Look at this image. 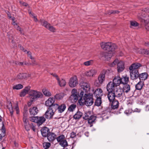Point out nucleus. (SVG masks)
<instances>
[{
	"label": "nucleus",
	"instance_id": "62",
	"mask_svg": "<svg viewBox=\"0 0 149 149\" xmlns=\"http://www.w3.org/2000/svg\"><path fill=\"white\" fill-rule=\"evenodd\" d=\"M143 96L145 97H149V91L145 92L143 94Z\"/></svg>",
	"mask_w": 149,
	"mask_h": 149
},
{
	"label": "nucleus",
	"instance_id": "9",
	"mask_svg": "<svg viewBox=\"0 0 149 149\" xmlns=\"http://www.w3.org/2000/svg\"><path fill=\"white\" fill-rule=\"evenodd\" d=\"M40 131L42 136L44 137H46L50 132L49 129L46 126L43 127Z\"/></svg>",
	"mask_w": 149,
	"mask_h": 149
},
{
	"label": "nucleus",
	"instance_id": "8",
	"mask_svg": "<svg viewBox=\"0 0 149 149\" xmlns=\"http://www.w3.org/2000/svg\"><path fill=\"white\" fill-rule=\"evenodd\" d=\"M130 79L132 80H135L138 78L139 75V70H137L130 71Z\"/></svg>",
	"mask_w": 149,
	"mask_h": 149
},
{
	"label": "nucleus",
	"instance_id": "58",
	"mask_svg": "<svg viewBox=\"0 0 149 149\" xmlns=\"http://www.w3.org/2000/svg\"><path fill=\"white\" fill-rule=\"evenodd\" d=\"M28 107L26 104H25L24 106L23 112L28 113Z\"/></svg>",
	"mask_w": 149,
	"mask_h": 149
},
{
	"label": "nucleus",
	"instance_id": "28",
	"mask_svg": "<svg viewBox=\"0 0 149 149\" xmlns=\"http://www.w3.org/2000/svg\"><path fill=\"white\" fill-rule=\"evenodd\" d=\"M144 85V82L140 81L135 85L136 90H141L143 88V86Z\"/></svg>",
	"mask_w": 149,
	"mask_h": 149
},
{
	"label": "nucleus",
	"instance_id": "40",
	"mask_svg": "<svg viewBox=\"0 0 149 149\" xmlns=\"http://www.w3.org/2000/svg\"><path fill=\"white\" fill-rule=\"evenodd\" d=\"M113 109H112L111 107H107L106 109L104 111H102V114L104 115L105 114L107 113H110L111 112V111Z\"/></svg>",
	"mask_w": 149,
	"mask_h": 149
},
{
	"label": "nucleus",
	"instance_id": "48",
	"mask_svg": "<svg viewBox=\"0 0 149 149\" xmlns=\"http://www.w3.org/2000/svg\"><path fill=\"white\" fill-rule=\"evenodd\" d=\"M91 114V112L88 111L87 112L85 113V116L84 117H83V118L85 120H88V119L89 118V117H90V115Z\"/></svg>",
	"mask_w": 149,
	"mask_h": 149
},
{
	"label": "nucleus",
	"instance_id": "13",
	"mask_svg": "<svg viewBox=\"0 0 149 149\" xmlns=\"http://www.w3.org/2000/svg\"><path fill=\"white\" fill-rule=\"evenodd\" d=\"M31 87L29 86H26L21 91L19 94V95L21 97H24L26 94L29 93V91L30 90Z\"/></svg>",
	"mask_w": 149,
	"mask_h": 149
},
{
	"label": "nucleus",
	"instance_id": "35",
	"mask_svg": "<svg viewBox=\"0 0 149 149\" xmlns=\"http://www.w3.org/2000/svg\"><path fill=\"white\" fill-rule=\"evenodd\" d=\"M96 99L95 102V105L98 107H99L101 105L102 102V97H97Z\"/></svg>",
	"mask_w": 149,
	"mask_h": 149
},
{
	"label": "nucleus",
	"instance_id": "10",
	"mask_svg": "<svg viewBox=\"0 0 149 149\" xmlns=\"http://www.w3.org/2000/svg\"><path fill=\"white\" fill-rule=\"evenodd\" d=\"M122 78H120L119 76H115L113 79V82L116 86H119L120 84H123V81H122Z\"/></svg>",
	"mask_w": 149,
	"mask_h": 149
},
{
	"label": "nucleus",
	"instance_id": "6",
	"mask_svg": "<svg viewBox=\"0 0 149 149\" xmlns=\"http://www.w3.org/2000/svg\"><path fill=\"white\" fill-rule=\"evenodd\" d=\"M72 94L70 97V99L71 100H74V102L76 101L78 98L79 92L75 88L73 89L71 91Z\"/></svg>",
	"mask_w": 149,
	"mask_h": 149
},
{
	"label": "nucleus",
	"instance_id": "32",
	"mask_svg": "<svg viewBox=\"0 0 149 149\" xmlns=\"http://www.w3.org/2000/svg\"><path fill=\"white\" fill-rule=\"evenodd\" d=\"M109 49H108V51H110L112 53H113V52L115 49L117 48V46L116 45L113 43H112L110 42V45H109Z\"/></svg>",
	"mask_w": 149,
	"mask_h": 149
},
{
	"label": "nucleus",
	"instance_id": "42",
	"mask_svg": "<svg viewBox=\"0 0 149 149\" xmlns=\"http://www.w3.org/2000/svg\"><path fill=\"white\" fill-rule=\"evenodd\" d=\"M77 105L74 104L70 105L68 109V110L71 112H73L76 107Z\"/></svg>",
	"mask_w": 149,
	"mask_h": 149
},
{
	"label": "nucleus",
	"instance_id": "25",
	"mask_svg": "<svg viewBox=\"0 0 149 149\" xmlns=\"http://www.w3.org/2000/svg\"><path fill=\"white\" fill-rule=\"evenodd\" d=\"M55 102L54 99L53 98L49 97L48 100L45 102V105L48 107L53 104Z\"/></svg>",
	"mask_w": 149,
	"mask_h": 149
},
{
	"label": "nucleus",
	"instance_id": "63",
	"mask_svg": "<svg viewBox=\"0 0 149 149\" xmlns=\"http://www.w3.org/2000/svg\"><path fill=\"white\" fill-rule=\"evenodd\" d=\"M80 91H81L78 97H80V98H82V97H83L84 94V92L82 90H80Z\"/></svg>",
	"mask_w": 149,
	"mask_h": 149
},
{
	"label": "nucleus",
	"instance_id": "47",
	"mask_svg": "<svg viewBox=\"0 0 149 149\" xmlns=\"http://www.w3.org/2000/svg\"><path fill=\"white\" fill-rule=\"evenodd\" d=\"M31 116L29 118V120L32 122L35 123H37V119H38V117L37 116Z\"/></svg>",
	"mask_w": 149,
	"mask_h": 149
},
{
	"label": "nucleus",
	"instance_id": "53",
	"mask_svg": "<svg viewBox=\"0 0 149 149\" xmlns=\"http://www.w3.org/2000/svg\"><path fill=\"white\" fill-rule=\"evenodd\" d=\"M93 94L92 93H89L87 94L85 93L83 99L88 98L91 97L93 98Z\"/></svg>",
	"mask_w": 149,
	"mask_h": 149
},
{
	"label": "nucleus",
	"instance_id": "39",
	"mask_svg": "<svg viewBox=\"0 0 149 149\" xmlns=\"http://www.w3.org/2000/svg\"><path fill=\"white\" fill-rule=\"evenodd\" d=\"M57 81L60 87H64L65 86L66 81L64 79H62L61 80H60V79L59 78L58 80Z\"/></svg>",
	"mask_w": 149,
	"mask_h": 149
},
{
	"label": "nucleus",
	"instance_id": "27",
	"mask_svg": "<svg viewBox=\"0 0 149 149\" xmlns=\"http://www.w3.org/2000/svg\"><path fill=\"white\" fill-rule=\"evenodd\" d=\"M96 119V116L94 115H91L90 116L88 120V123L91 125L90 127H91L93 126L92 124L94 122Z\"/></svg>",
	"mask_w": 149,
	"mask_h": 149
},
{
	"label": "nucleus",
	"instance_id": "54",
	"mask_svg": "<svg viewBox=\"0 0 149 149\" xmlns=\"http://www.w3.org/2000/svg\"><path fill=\"white\" fill-rule=\"evenodd\" d=\"M7 107L9 110L13 109L12 104L10 102L8 103V104L7 105Z\"/></svg>",
	"mask_w": 149,
	"mask_h": 149
},
{
	"label": "nucleus",
	"instance_id": "43",
	"mask_svg": "<svg viewBox=\"0 0 149 149\" xmlns=\"http://www.w3.org/2000/svg\"><path fill=\"white\" fill-rule=\"evenodd\" d=\"M112 85L111 86V88H109V91H107L108 93L110 92V91L114 92L115 91V87H116V85L113 82H112Z\"/></svg>",
	"mask_w": 149,
	"mask_h": 149
},
{
	"label": "nucleus",
	"instance_id": "51",
	"mask_svg": "<svg viewBox=\"0 0 149 149\" xmlns=\"http://www.w3.org/2000/svg\"><path fill=\"white\" fill-rule=\"evenodd\" d=\"M43 148L45 149H47L49 148L51 146L50 143L48 142L44 143L43 144Z\"/></svg>",
	"mask_w": 149,
	"mask_h": 149
},
{
	"label": "nucleus",
	"instance_id": "17",
	"mask_svg": "<svg viewBox=\"0 0 149 149\" xmlns=\"http://www.w3.org/2000/svg\"><path fill=\"white\" fill-rule=\"evenodd\" d=\"M56 136L54 132H50L46 137L49 141L52 142L55 139Z\"/></svg>",
	"mask_w": 149,
	"mask_h": 149
},
{
	"label": "nucleus",
	"instance_id": "1",
	"mask_svg": "<svg viewBox=\"0 0 149 149\" xmlns=\"http://www.w3.org/2000/svg\"><path fill=\"white\" fill-rule=\"evenodd\" d=\"M29 95L28 97L30 99L35 100L36 99L41 98L43 96V95L41 92L33 90H31L29 91Z\"/></svg>",
	"mask_w": 149,
	"mask_h": 149
},
{
	"label": "nucleus",
	"instance_id": "34",
	"mask_svg": "<svg viewBox=\"0 0 149 149\" xmlns=\"http://www.w3.org/2000/svg\"><path fill=\"white\" fill-rule=\"evenodd\" d=\"M124 92L123 90H121L120 89L119 90L118 89L116 91H115V94L116 98H119L122 96L123 93Z\"/></svg>",
	"mask_w": 149,
	"mask_h": 149
},
{
	"label": "nucleus",
	"instance_id": "46",
	"mask_svg": "<svg viewBox=\"0 0 149 149\" xmlns=\"http://www.w3.org/2000/svg\"><path fill=\"white\" fill-rule=\"evenodd\" d=\"M121 78H122V79H123L124 81L123 82V84H122L128 83L129 81V77L127 75H126L125 76H122Z\"/></svg>",
	"mask_w": 149,
	"mask_h": 149
},
{
	"label": "nucleus",
	"instance_id": "49",
	"mask_svg": "<svg viewBox=\"0 0 149 149\" xmlns=\"http://www.w3.org/2000/svg\"><path fill=\"white\" fill-rule=\"evenodd\" d=\"M141 53L142 54L149 55V50L144 49H141Z\"/></svg>",
	"mask_w": 149,
	"mask_h": 149
},
{
	"label": "nucleus",
	"instance_id": "59",
	"mask_svg": "<svg viewBox=\"0 0 149 149\" xmlns=\"http://www.w3.org/2000/svg\"><path fill=\"white\" fill-rule=\"evenodd\" d=\"M112 82H109L107 86V91H109V88H111V86L112 85Z\"/></svg>",
	"mask_w": 149,
	"mask_h": 149
},
{
	"label": "nucleus",
	"instance_id": "60",
	"mask_svg": "<svg viewBox=\"0 0 149 149\" xmlns=\"http://www.w3.org/2000/svg\"><path fill=\"white\" fill-rule=\"evenodd\" d=\"M50 111L47 109V110L45 112V118L47 119H49V115H48V114L49 113V112Z\"/></svg>",
	"mask_w": 149,
	"mask_h": 149
},
{
	"label": "nucleus",
	"instance_id": "15",
	"mask_svg": "<svg viewBox=\"0 0 149 149\" xmlns=\"http://www.w3.org/2000/svg\"><path fill=\"white\" fill-rule=\"evenodd\" d=\"M29 74L25 73H19L17 75L16 79L17 80L25 79L27 77H29Z\"/></svg>",
	"mask_w": 149,
	"mask_h": 149
},
{
	"label": "nucleus",
	"instance_id": "57",
	"mask_svg": "<svg viewBox=\"0 0 149 149\" xmlns=\"http://www.w3.org/2000/svg\"><path fill=\"white\" fill-rule=\"evenodd\" d=\"M51 111L49 112L48 114L50 115V116L49 117V119H52L53 118V116L54 114V112L52 110H50Z\"/></svg>",
	"mask_w": 149,
	"mask_h": 149
},
{
	"label": "nucleus",
	"instance_id": "37",
	"mask_svg": "<svg viewBox=\"0 0 149 149\" xmlns=\"http://www.w3.org/2000/svg\"><path fill=\"white\" fill-rule=\"evenodd\" d=\"M146 14V13L142 12L141 13H139L138 15V18L141 22Z\"/></svg>",
	"mask_w": 149,
	"mask_h": 149
},
{
	"label": "nucleus",
	"instance_id": "18",
	"mask_svg": "<svg viewBox=\"0 0 149 149\" xmlns=\"http://www.w3.org/2000/svg\"><path fill=\"white\" fill-rule=\"evenodd\" d=\"M58 111L59 113H61L63 112L66 108L65 104L63 103L60 104H58Z\"/></svg>",
	"mask_w": 149,
	"mask_h": 149
},
{
	"label": "nucleus",
	"instance_id": "24",
	"mask_svg": "<svg viewBox=\"0 0 149 149\" xmlns=\"http://www.w3.org/2000/svg\"><path fill=\"white\" fill-rule=\"evenodd\" d=\"M109 45H110V42H103L100 44L102 48L104 50L108 51V49H109V46H110Z\"/></svg>",
	"mask_w": 149,
	"mask_h": 149
},
{
	"label": "nucleus",
	"instance_id": "20",
	"mask_svg": "<svg viewBox=\"0 0 149 149\" xmlns=\"http://www.w3.org/2000/svg\"><path fill=\"white\" fill-rule=\"evenodd\" d=\"M80 85L81 88L83 89L84 91H85L86 92L87 90L86 88V89L88 88L89 89H90V85L88 83L84 82L83 81H80Z\"/></svg>",
	"mask_w": 149,
	"mask_h": 149
},
{
	"label": "nucleus",
	"instance_id": "50",
	"mask_svg": "<svg viewBox=\"0 0 149 149\" xmlns=\"http://www.w3.org/2000/svg\"><path fill=\"white\" fill-rule=\"evenodd\" d=\"M83 100L82 99V98H80L78 102L80 106H83L84 105H86V103L85 102V100H84V102L82 101Z\"/></svg>",
	"mask_w": 149,
	"mask_h": 149
},
{
	"label": "nucleus",
	"instance_id": "45",
	"mask_svg": "<svg viewBox=\"0 0 149 149\" xmlns=\"http://www.w3.org/2000/svg\"><path fill=\"white\" fill-rule=\"evenodd\" d=\"M23 88V85L21 84H18L13 86V89L19 90Z\"/></svg>",
	"mask_w": 149,
	"mask_h": 149
},
{
	"label": "nucleus",
	"instance_id": "61",
	"mask_svg": "<svg viewBox=\"0 0 149 149\" xmlns=\"http://www.w3.org/2000/svg\"><path fill=\"white\" fill-rule=\"evenodd\" d=\"M34 100L30 99V100L27 103V105L29 107H30L32 104V102Z\"/></svg>",
	"mask_w": 149,
	"mask_h": 149
},
{
	"label": "nucleus",
	"instance_id": "33",
	"mask_svg": "<svg viewBox=\"0 0 149 149\" xmlns=\"http://www.w3.org/2000/svg\"><path fill=\"white\" fill-rule=\"evenodd\" d=\"M96 73V70L94 69H92L89 71L87 72L86 74L87 76H93Z\"/></svg>",
	"mask_w": 149,
	"mask_h": 149
},
{
	"label": "nucleus",
	"instance_id": "23",
	"mask_svg": "<svg viewBox=\"0 0 149 149\" xmlns=\"http://www.w3.org/2000/svg\"><path fill=\"white\" fill-rule=\"evenodd\" d=\"M96 97H101L103 94V92L102 90L100 88H97L93 92Z\"/></svg>",
	"mask_w": 149,
	"mask_h": 149
},
{
	"label": "nucleus",
	"instance_id": "21",
	"mask_svg": "<svg viewBox=\"0 0 149 149\" xmlns=\"http://www.w3.org/2000/svg\"><path fill=\"white\" fill-rule=\"evenodd\" d=\"M38 119H37V123L38 126H40L46 121L45 118H44V116L40 117L37 116Z\"/></svg>",
	"mask_w": 149,
	"mask_h": 149
},
{
	"label": "nucleus",
	"instance_id": "44",
	"mask_svg": "<svg viewBox=\"0 0 149 149\" xmlns=\"http://www.w3.org/2000/svg\"><path fill=\"white\" fill-rule=\"evenodd\" d=\"M119 60L117 58L114 61L111 63H109V66L110 67H112L114 66L115 65L117 64L118 65V63H119Z\"/></svg>",
	"mask_w": 149,
	"mask_h": 149
},
{
	"label": "nucleus",
	"instance_id": "38",
	"mask_svg": "<svg viewBox=\"0 0 149 149\" xmlns=\"http://www.w3.org/2000/svg\"><path fill=\"white\" fill-rule=\"evenodd\" d=\"M64 96V94L63 93H61L56 94L54 97L55 98L58 100L62 99Z\"/></svg>",
	"mask_w": 149,
	"mask_h": 149
},
{
	"label": "nucleus",
	"instance_id": "30",
	"mask_svg": "<svg viewBox=\"0 0 149 149\" xmlns=\"http://www.w3.org/2000/svg\"><path fill=\"white\" fill-rule=\"evenodd\" d=\"M58 104H54V103L53 104H52L51 106L49 107H48V109L50 111V110L52 111H54V110L55 111L57 109L58 110Z\"/></svg>",
	"mask_w": 149,
	"mask_h": 149
},
{
	"label": "nucleus",
	"instance_id": "5",
	"mask_svg": "<svg viewBox=\"0 0 149 149\" xmlns=\"http://www.w3.org/2000/svg\"><path fill=\"white\" fill-rule=\"evenodd\" d=\"M40 22L42 26L48 29L51 31L52 32L55 31V28L52 26H51L50 24L47 22L42 19L40 20Z\"/></svg>",
	"mask_w": 149,
	"mask_h": 149
},
{
	"label": "nucleus",
	"instance_id": "2",
	"mask_svg": "<svg viewBox=\"0 0 149 149\" xmlns=\"http://www.w3.org/2000/svg\"><path fill=\"white\" fill-rule=\"evenodd\" d=\"M113 53H112L110 51L109 52H101L99 54V56L100 58L104 60L108 61L113 56Z\"/></svg>",
	"mask_w": 149,
	"mask_h": 149
},
{
	"label": "nucleus",
	"instance_id": "55",
	"mask_svg": "<svg viewBox=\"0 0 149 149\" xmlns=\"http://www.w3.org/2000/svg\"><path fill=\"white\" fill-rule=\"evenodd\" d=\"M31 124H29L28 123V125H25V130L27 131L30 130V127Z\"/></svg>",
	"mask_w": 149,
	"mask_h": 149
},
{
	"label": "nucleus",
	"instance_id": "29",
	"mask_svg": "<svg viewBox=\"0 0 149 149\" xmlns=\"http://www.w3.org/2000/svg\"><path fill=\"white\" fill-rule=\"evenodd\" d=\"M123 84V91L124 93H127L130 90V86L127 84Z\"/></svg>",
	"mask_w": 149,
	"mask_h": 149
},
{
	"label": "nucleus",
	"instance_id": "31",
	"mask_svg": "<svg viewBox=\"0 0 149 149\" xmlns=\"http://www.w3.org/2000/svg\"><path fill=\"white\" fill-rule=\"evenodd\" d=\"M83 113L78 110L76 113L73 116V118L75 120L79 119L82 116Z\"/></svg>",
	"mask_w": 149,
	"mask_h": 149
},
{
	"label": "nucleus",
	"instance_id": "64",
	"mask_svg": "<svg viewBox=\"0 0 149 149\" xmlns=\"http://www.w3.org/2000/svg\"><path fill=\"white\" fill-rule=\"evenodd\" d=\"M76 136V133L74 132H72L71 133L70 137L71 138H73Z\"/></svg>",
	"mask_w": 149,
	"mask_h": 149
},
{
	"label": "nucleus",
	"instance_id": "36",
	"mask_svg": "<svg viewBox=\"0 0 149 149\" xmlns=\"http://www.w3.org/2000/svg\"><path fill=\"white\" fill-rule=\"evenodd\" d=\"M141 23L143 24L148 23H149V15L146 14Z\"/></svg>",
	"mask_w": 149,
	"mask_h": 149
},
{
	"label": "nucleus",
	"instance_id": "12",
	"mask_svg": "<svg viewBox=\"0 0 149 149\" xmlns=\"http://www.w3.org/2000/svg\"><path fill=\"white\" fill-rule=\"evenodd\" d=\"M30 115L31 116H35L37 115L39 111L37 107H33L29 109Z\"/></svg>",
	"mask_w": 149,
	"mask_h": 149
},
{
	"label": "nucleus",
	"instance_id": "22",
	"mask_svg": "<svg viewBox=\"0 0 149 149\" xmlns=\"http://www.w3.org/2000/svg\"><path fill=\"white\" fill-rule=\"evenodd\" d=\"M148 76V74L147 72H145L139 73L138 78L140 80V81H144L147 79Z\"/></svg>",
	"mask_w": 149,
	"mask_h": 149
},
{
	"label": "nucleus",
	"instance_id": "52",
	"mask_svg": "<svg viewBox=\"0 0 149 149\" xmlns=\"http://www.w3.org/2000/svg\"><path fill=\"white\" fill-rule=\"evenodd\" d=\"M130 26L136 27L139 25V24L136 21H130Z\"/></svg>",
	"mask_w": 149,
	"mask_h": 149
},
{
	"label": "nucleus",
	"instance_id": "3",
	"mask_svg": "<svg viewBox=\"0 0 149 149\" xmlns=\"http://www.w3.org/2000/svg\"><path fill=\"white\" fill-rule=\"evenodd\" d=\"M65 138V136L63 134L60 135L56 138L57 141L59 142V144L64 148L68 146V142Z\"/></svg>",
	"mask_w": 149,
	"mask_h": 149
},
{
	"label": "nucleus",
	"instance_id": "19",
	"mask_svg": "<svg viewBox=\"0 0 149 149\" xmlns=\"http://www.w3.org/2000/svg\"><path fill=\"white\" fill-rule=\"evenodd\" d=\"M111 102V107L112 109H115L118 108L119 105V102L116 99L112 101Z\"/></svg>",
	"mask_w": 149,
	"mask_h": 149
},
{
	"label": "nucleus",
	"instance_id": "14",
	"mask_svg": "<svg viewBox=\"0 0 149 149\" xmlns=\"http://www.w3.org/2000/svg\"><path fill=\"white\" fill-rule=\"evenodd\" d=\"M107 97L110 102L116 99V96L115 94V91H110V92L108 93Z\"/></svg>",
	"mask_w": 149,
	"mask_h": 149
},
{
	"label": "nucleus",
	"instance_id": "11",
	"mask_svg": "<svg viewBox=\"0 0 149 149\" xmlns=\"http://www.w3.org/2000/svg\"><path fill=\"white\" fill-rule=\"evenodd\" d=\"M141 64L139 63H135L132 64L129 67V69L130 70H138V69L139 67L142 66Z\"/></svg>",
	"mask_w": 149,
	"mask_h": 149
},
{
	"label": "nucleus",
	"instance_id": "4",
	"mask_svg": "<svg viewBox=\"0 0 149 149\" xmlns=\"http://www.w3.org/2000/svg\"><path fill=\"white\" fill-rule=\"evenodd\" d=\"M68 84L71 88L75 87L78 84V80L76 75H74L70 79Z\"/></svg>",
	"mask_w": 149,
	"mask_h": 149
},
{
	"label": "nucleus",
	"instance_id": "56",
	"mask_svg": "<svg viewBox=\"0 0 149 149\" xmlns=\"http://www.w3.org/2000/svg\"><path fill=\"white\" fill-rule=\"evenodd\" d=\"M15 109L16 111V113L17 114H19V110L18 107V105L17 103L16 104Z\"/></svg>",
	"mask_w": 149,
	"mask_h": 149
},
{
	"label": "nucleus",
	"instance_id": "7",
	"mask_svg": "<svg viewBox=\"0 0 149 149\" xmlns=\"http://www.w3.org/2000/svg\"><path fill=\"white\" fill-rule=\"evenodd\" d=\"M105 73L102 72L101 73L98 77V80L99 81V83L95 81V85L97 86H99L100 84H102L103 83L105 80Z\"/></svg>",
	"mask_w": 149,
	"mask_h": 149
},
{
	"label": "nucleus",
	"instance_id": "16",
	"mask_svg": "<svg viewBox=\"0 0 149 149\" xmlns=\"http://www.w3.org/2000/svg\"><path fill=\"white\" fill-rule=\"evenodd\" d=\"M124 63L123 61H120L117 65L118 71L120 72H122L125 68Z\"/></svg>",
	"mask_w": 149,
	"mask_h": 149
},
{
	"label": "nucleus",
	"instance_id": "41",
	"mask_svg": "<svg viewBox=\"0 0 149 149\" xmlns=\"http://www.w3.org/2000/svg\"><path fill=\"white\" fill-rule=\"evenodd\" d=\"M42 91L44 94L46 96L49 97L51 95V93L48 90L45 88L42 89Z\"/></svg>",
	"mask_w": 149,
	"mask_h": 149
},
{
	"label": "nucleus",
	"instance_id": "26",
	"mask_svg": "<svg viewBox=\"0 0 149 149\" xmlns=\"http://www.w3.org/2000/svg\"><path fill=\"white\" fill-rule=\"evenodd\" d=\"M84 100H85L86 106H87L92 105L94 102L93 98L91 97L88 98L86 99H84Z\"/></svg>",
	"mask_w": 149,
	"mask_h": 149
}]
</instances>
